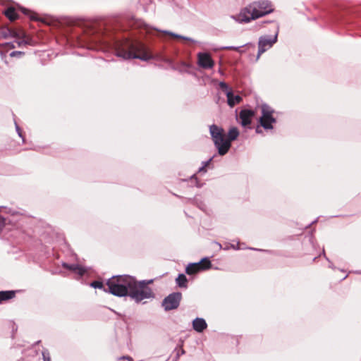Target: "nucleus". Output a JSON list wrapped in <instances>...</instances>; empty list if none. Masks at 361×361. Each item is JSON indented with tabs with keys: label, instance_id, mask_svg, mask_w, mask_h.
<instances>
[{
	"label": "nucleus",
	"instance_id": "nucleus-10",
	"mask_svg": "<svg viewBox=\"0 0 361 361\" xmlns=\"http://www.w3.org/2000/svg\"><path fill=\"white\" fill-rule=\"evenodd\" d=\"M277 40V35H276L273 38L270 37H262L259 39L258 42V54L257 59L259 58L260 55L262 54L264 51H266L268 49L271 47L273 44Z\"/></svg>",
	"mask_w": 361,
	"mask_h": 361
},
{
	"label": "nucleus",
	"instance_id": "nucleus-1",
	"mask_svg": "<svg viewBox=\"0 0 361 361\" xmlns=\"http://www.w3.org/2000/svg\"><path fill=\"white\" fill-rule=\"evenodd\" d=\"M116 55L124 60L138 59L146 61L154 59L166 62L168 64V67L173 70L178 68L172 59L161 54H154L148 51L145 45L142 42L137 40L126 39L120 42L117 46Z\"/></svg>",
	"mask_w": 361,
	"mask_h": 361
},
{
	"label": "nucleus",
	"instance_id": "nucleus-14",
	"mask_svg": "<svg viewBox=\"0 0 361 361\" xmlns=\"http://www.w3.org/2000/svg\"><path fill=\"white\" fill-rule=\"evenodd\" d=\"M192 327L198 333H202L207 328L206 321L202 318H196L192 322Z\"/></svg>",
	"mask_w": 361,
	"mask_h": 361
},
{
	"label": "nucleus",
	"instance_id": "nucleus-28",
	"mask_svg": "<svg viewBox=\"0 0 361 361\" xmlns=\"http://www.w3.org/2000/svg\"><path fill=\"white\" fill-rule=\"evenodd\" d=\"M212 159H213V157L210 158L209 160H207L206 161H203L202 166H204V168H207V166H209L210 165Z\"/></svg>",
	"mask_w": 361,
	"mask_h": 361
},
{
	"label": "nucleus",
	"instance_id": "nucleus-35",
	"mask_svg": "<svg viewBox=\"0 0 361 361\" xmlns=\"http://www.w3.org/2000/svg\"><path fill=\"white\" fill-rule=\"evenodd\" d=\"M181 39H182V40H186V39H188L186 37H183V36H182V37H181Z\"/></svg>",
	"mask_w": 361,
	"mask_h": 361
},
{
	"label": "nucleus",
	"instance_id": "nucleus-37",
	"mask_svg": "<svg viewBox=\"0 0 361 361\" xmlns=\"http://www.w3.org/2000/svg\"><path fill=\"white\" fill-rule=\"evenodd\" d=\"M177 357L179 356V352L178 351L176 353Z\"/></svg>",
	"mask_w": 361,
	"mask_h": 361
},
{
	"label": "nucleus",
	"instance_id": "nucleus-23",
	"mask_svg": "<svg viewBox=\"0 0 361 361\" xmlns=\"http://www.w3.org/2000/svg\"><path fill=\"white\" fill-rule=\"evenodd\" d=\"M30 39H20V40L17 41L16 42L18 44V46L19 47H20L26 45V44H30Z\"/></svg>",
	"mask_w": 361,
	"mask_h": 361
},
{
	"label": "nucleus",
	"instance_id": "nucleus-16",
	"mask_svg": "<svg viewBox=\"0 0 361 361\" xmlns=\"http://www.w3.org/2000/svg\"><path fill=\"white\" fill-rule=\"evenodd\" d=\"M16 295L13 290H2L0 291V304L5 300L13 298Z\"/></svg>",
	"mask_w": 361,
	"mask_h": 361
},
{
	"label": "nucleus",
	"instance_id": "nucleus-2",
	"mask_svg": "<svg viewBox=\"0 0 361 361\" xmlns=\"http://www.w3.org/2000/svg\"><path fill=\"white\" fill-rule=\"evenodd\" d=\"M209 133L220 156H224L228 152L232 141L235 140L239 135V130L236 127L231 128L226 135L224 128L215 124L209 126Z\"/></svg>",
	"mask_w": 361,
	"mask_h": 361
},
{
	"label": "nucleus",
	"instance_id": "nucleus-20",
	"mask_svg": "<svg viewBox=\"0 0 361 361\" xmlns=\"http://www.w3.org/2000/svg\"><path fill=\"white\" fill-rule=\"evenodd\" d=\"M11 35V30L8 28H4L0 30V37L6 39Z\"/></svg>",
	"mask_w": 361,
	"mask_h": 361
},
{
	"label": "nucleus",
	"instance_id": "nucleus-9",
	"mask_svg": "<svg viewBox=\"0 0 361 361\" xmlns=\"http://www.w3.org/2000/svg\"><path fill=\"white\" fill-rule=\"evenodd\" d=\"M180 302V293H173L166 296L161 302V306L166 312L178 307Z\"/></svg>",
	"mask_w": 361,
	"mask_h": 361
},
{
	"label": "nucleus",
	"instance_id": "nucleus-3",
	"mask_svg": "<svg viewBox=\"0 0 361 361\" xmlns=\"http://www.w3.org/2000/svg\"><path fill=\"white\" fill-rule=\"evenodd\" d=\"M274 8L269 1H259L250 4L241 10L239 19L241 22L248 23L273 12Z\"/></svg>",
	"mask_w": 361,
	"mask_h": 361
},
{
	"label": "nucleus",
	"instance_id": "nucleus-21",
	"mask_svg": "<svg viewBox=\"0 0 361 361\" xmlns=\"http://www.w3.org/2000/svg\"><path fill=\"white\" fill-rule=\"evenodd\" d=\"M190 182L192 183V185H195L197 188H200L202 186V184L200 183L197 178L196 177L195 175H193L192 176H191L190 178Z\"/></svg>",
	"mask_w": 361,
	"mask_h": 361
},
{
	"label": "nucleus",
	"instance_id": "nucleus-18",
	"mask_svg": "<svg viewBox=\"0 0 361 361\" xmlns=\"http://www.w3.org/2000/svg\"><path fill=\"white\" fill-rule=\"evenodd\" d=\"M90 286L94 288L103 289L104 291L107 292V288H106L102 281H94L90 283Z\"/></svg>",
	"mask_w": 361,
	"mask_h": 361
},
{
	"label": "nucleus",
	"instance_id": "nucleus-27",
	"mask_svg": "<svg viewBox=\"0 0 361 361\" xmlns=\"http://www.w3.org/2000/svg\"><path fill=\"white\" fill-rule=\"evenodd\" d=\"M219 87H221V89L222 90H228V85L226 82H221L219 83Z\"/></svg>",
	"mask_w": 361,
	"mask_h": 361
},
{
	"label": "nucleus",
	"instance_id": "nucleus-34",
	"mask_svg": "<svg viewBox=\"0 0 361 361\" xmlns=\"http://www.w3.org/2000/svg\"><path fill=\"white\" fill-rule=\"evenodd\" d=\"M261 132H262V130H260L259 127V126H257V127L256 128V133H260Z\"/></svg>",
	"mask_w": 361,
	"mask_h": 361
},
{
	"label": "nucleus",
	"instance_id": "nucleus-29",
	"mask_svg": "<svg viewBox=\"0 0 361 361\" xmlns=\"http://www.w3.org/2000/svg\"><path fill=\"white\" fill-rule=\"evenodd\" d=\"M176 283L178 286L180 287V273L178 274V276L176 278Z\"/></svg>",
	"mask_w": 361,
	"mask_h": 361
},
{
	"label": "nucleus",
	"instance_id": "nucleus-36",
	"mask_svg": "<svg viewBox=\"0 0 361 361\" xmlns=\"http://www.w3.org/2000/svg\"><path fill=\"white\" fill-rule=\"evenodd\" d=\"M181 353H182V355H183L185 353V351L183 349H182Z\"/></svg>",
	"mask_w": 361,
	"mask_h": 361
},
{
	"label": "nucleus",
	"instance_id": "nucleus-5",
	"mask_svg": "<svg viewBox=\"0 0 361 361\" xmlns=\"http://www.w3.org/2000/svg\"><path fill=\"white\" fill-rule=\"evenodd\" d=\"M153 280H142L139 282L133 277L132 286H130L128 296L136 302H140L144 299H148L153 297V293L147 285L152 283Z\"/></svg>",
	"mask_w": 361,
	"mask_h": 361
},
{
	"label": "nucleus",
	"instance_id": "nucleus-25",
	"mask_svg": "<svg viewBox=\"0 0 361 361\" xmlns=\"http://www.w3.org/2000/svg\"><path fill=\"white\" fill-rule=\"evenodd\" d=\"M15 126H16V132L18 133V135L20 137H21L23 139V140H24V138L23 137V134H22V131H21V129L19 127V126L17 124L16 122H15Z\"/></svg>",
	"mask_w": 361,
	"mask_h": 361
},
{
	"label": "nucleus",
	"instance_id": "nucleus-19",
	"mask_svg": "<svg viewBox=\"0 0 361 361\" xmlns=\"http://www.w3.org/2000/svg\"><path fill=\"white\" fill-rule=\"evenodd\" d=\"M21 11L27 16H29L30 18L32 20H37V18L36 17V13L32 12L31 11L25 8H20Z\"/></svg>",
	"mask_w": 361,
	"mask_h": 361
},
{
	"label": "nucleus",
	"instance_id": "nucleus-22",
	"mask_svg": "<svg viewBox=\"0 0 361 361\" xmlns=\"http://www.w3.org/2000/svg\"><path fill=\"white\" fill-rule=\"evenodd\" d=\"M43 361H51V357L48 350H44L42 351Z\"/></svg>",
	"mask_w": 361,
	"mask_h": 361
},
{
	"label": "nucleus",
	"instance_id": "nucleus-33",
	"mask_svg": "<svg viewBox=\"0 0 361 361\" xmlns=\"http://www.w3.org/2000/svg\"><path fill=\"white\" fill-rule=\"evenodd\" d=\"M206 171H207L206 168H204V166H202L198 170L199 173H201V172L205 173Z\"/></svg>",
	"mask_w": 361,
	"mask_h": 361
},
{
	"label": "nucleus",
	"instance_id": "nucleus-7",
	"mask_svg": "<svg viewBox=\"0 0 361 361\" xmlns=\"http://www.w3.org/2000/svg\"><path fill=\"white\" fill-rule=\"evenodd\" d=\"M274 111L267 105L262 106V116L259 118V123L265 130L273 129V123L276 122L273 116Z\"/></svg>",
	"mask_w": 361,
	"mask_h": 361
},
{
	"label": "nucleus",
	"instance_id": "nucleus-11",
	"mask_svg": "<svg viewBox=\"0 0 361 361\" xmlns=\"http://www.w3.org/2000/svg\"><path fill=\"white\" fill-rule=\"evenodd\" d=\"M198 65L204 69H211L214 66V61L211 55L206 52H200L197 55Z\"/></svg>",
	"mask_w": 361,
	"mask_h": 361
},
{
	"label": "nucleus",
	"instance_id": "nucleus-6",
	"mask_svg": "<svg viewBox=\"0 0 361 361\" xmlns=\"http://www.w3.org/2000/svg\"><path fill=\"white\" fill-rule=\"evenodd\" d=\"M135 26L137 28H143L147 33L151 34L162 42H171L174 39H180V35L179 34L169 30L152 28L141 20H137L135 23Z\"/></svg>",
	"mask_w": 361,
	"mask_h": 361
},
{
	"label": "nucleus",
	"instance_id": "nucleus-32",
	"mask_svg": "<svg viewBox=\"0 0 361 361\" xmlns=\"http://www.w3.org/2000/svg\"><path fill=\"white\" fill-rule=\"evenodd\" d=\"M23 54V52L21 51H14L13 52L11 53V56H17V55H21Z\"/></svg>",
	"mask_w": 361,
	"mask_h": 361
},
{
	"label": "nucleus",
	"instance_id": "nucleus-4",
	"mask_svg": "<svg viewBox=\"0 0 361 361\" xmlns=\"http://www.w3.org/2000/svg\"><path fill=\"white\" fill-rule=\"evenodd\" d=\"M133 277L129 275L114 276L107 282V292L118 297L128 295Z\"/></svg>",
	"mask_w": 361,
	"mask_h": 361
},
{
	"label": "nucleus",
	"instance_id": "nucleus-26",
	"mask_svg": "<svg viewBox=\"0 0 361 361\" xmlns=\"http://www.w3.org/2000/svg\"><path fill=\"white\" fill-rule=\"evenodd\" d=\"M187 283H188V279H187L186 276L183 274H182V288H186Z\"/></svg>",
	"mask_w": 361,
	"mask_h": 361
},
{
	"label": "nucleus",
	"instance_id": "nucleus-8",
	"mask_svg": "<svg viewBox=\"0 0 361 361\" xmlns=\"http://www.w3.org/2000/svg\"><path fill=\"white\" fill-rule=\"evenodd\" d=\"M212 267V262L208 257H204L199 262L189 264L185 268L188 275H194L199 272L208 270Z\"/></svg>",
	"mask_w": 361,
	"mask_h": 361
},
{
	"label": "nucleus",
	"instance_id": "nucleus-12",
	"mask_svg": "<svg viewBox=\"0 0 361 361\" xmlns=\"http://www.w3.org/2000/svg\"><path fill=\"white\" fill-rule=\"evenodd\" d=\"M255 116V111L251 109H242L239 113L240 123L243 126H247L251 123L252 118Z\"/></svg>",
	"mask_w": 361,
	"mask_h": 361
},
{
	"label": "nucleus",
	"instance_id": "nucleus-17",
	"mask_svg": "<svg viewBox=\"0 0 361 361\" xmlns=\"http://www.w3.org/2000/svg\"><path fill=\"white\" fill-rule=\"evenodd\" d=\"M4 14L11 21H14L18 18V15L13 7L8 8L4 11Z\"/></svg>",
	"mask_w": 361,
	"mask_h": 361
},
{
	"label": "nucleus",
	"instance_id": "nucleus-38",
	"mask_svg": "<svg viewBox=\"0 0 361 361\" xmlns=\"http://www.w3.org/2000/svg\"><path fill=\"white\" fill-rule=\"evenodd\" d=\"M181 65H182V66H184V65H185V63H183V62L182 61Z\"/></svg>",
	"mask_w": 361,
	"mask_h": 361
},
{
	"label": "nucleus",
	"instance_id": "nucleus-13",
	"mask_svg": "<svg viewBox=\"0 0 361 361\" xmlns=\"http://www.w3.org/2000/svg\"><path fill=\"white\" fill-rule=\"evenodd\" d=\"M62 267L65 269L73 271V272L76 273L77 274H78L80 276H83L85 274V273L86 272V269L84 267H82L77 264H68L66 262H63Z\"/></svg>",
	"mask_w": 361,
	"mask_h": 361
},
{
	"label": "nucleus",
	"instance_id": "nucleus-31",
	"mask_svg": "<svg viewBox=\"0 0 361 361\" xmlns=\"http://www.w3.org/2000/svg\"><path fill=\"white\" fill-rule=\"evenodd\" d=\"M118 359L119 360H128L129 361H133V358L131 357H130V356H128V355L120 357Z\"/></svg>",
	"mask_w": 361,
	"mask_h": 361
},
{
	"label": "nucleus",
	"instance_id": "nucleus-30",
	"mask_svg": "<svg viewBox=\"0 0 361 361\" xmlns=\"http://www.w3.org/2000/svg\"><path fill=\"white\" fill-rule=\"evenodd\" d=\"M4 219L0 215V231L4 226Z\"/></svg>",
	"mask_w": 361,
	"mask_h": 361
},
{
	"label": "nucleus",
	"instance_id": "nucleus-24",
	"mask_svg": "<svg viewBox=\"0 0 361 361\" xmlns=\"http://www.w3.org/2000/svg\"><path fill=\"white\" fill-rule=\"evenodd\" d=\"M242 47L243 46H240V47L229 46V47H224V49H227V50H234V51L240 52L241 51L240 49L242 48Z\"/></svg>",
	"mask_w": 361,
	"mask_h": 361
},
{
	"label": "nucleus",
	"instance_id": "nucleus-15",
	"mask_svg": "<svg viewBox=\"0 0 361 361\" xmlns=\"http://www.w3.org/2000/svg\"><path fill=\"white\" fill-rule=\"evenodd\" d=\"M227 102L231 107H233L235 104H240L242 97L239 95H234L231 91H228L226 94Z\"/></svg>",
	"mask_w": 361,
	"mask_h": 361
}]
</instances>
